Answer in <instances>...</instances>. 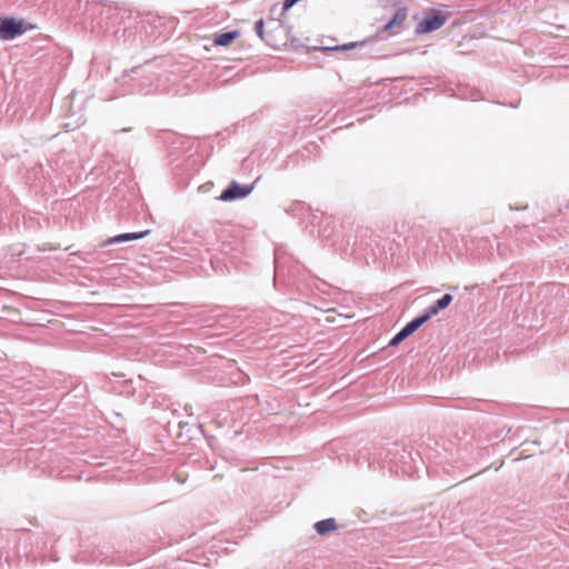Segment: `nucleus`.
Returning <instances> with one entry per match:
<instances>
[{
	"instance_id": "obj_15",
	"label": "nucleus",
	"mask_w": 569,
	"mask_h": 569,
	"mask_svg": "<svg viewBox=\"0 0 569 569\" xmlns=\"http://www.w3.org/2000/svg\"><path fill=\"white\" fill-rule=\"evenodd\" d=\"M391 462L393 463V466H391V469H395V470H396V468H397V467H400V466H399V463H398V461H396V458H395V459H392V460H391Z\"/></svg>"
},
{
	"instance_id": "obj_6",
	"label": "nucleus",
	"mask_w": 569,
	"mask_h": 569,
	"mask_svg": "<svg viewBox=\"0 0 569 569\" xmlns=\"http://www.w3.org/2000/svg\"><path fill=\"white\" fill-rule=\"evenodd\" d=\"M495 242L496 238L490 237H479L472 240V244L477 250L478 254L481 257L492 256L495 251Z\"/></svg>"
},
{
	"instance_id": "obj_1",
	"label": "nucleus",
	"mask_w": 569,
	"mask_h": 569,
	"mask_svg": "<svg viewBox=\"0 0 569 569\" xmlns=\"http://www.w3.org/2000/svg\"><path fill=\"white\" fill-rule=\"evenodd\" d=\"M33 26H26L22 20L14 18H4L0 22V39L1 40H13L14 38L23 34L28 30H31Z\"/></svg>"
},
{
	"instance_id": "obj_4",
	"label": "nucleus",
	"mask_w": 569,
	"mask_h": 569,
	"mask_svg": "<svg viewBox=\"0 0 569 569\" xmlns=\"http://www.w3.org/2000/svg\"><path fill=\"white\" fill-rule=\"evenodd\" d=\"M427 320L421 315L409 321L399 332H397L389 342V346L395 347L416 332Z\"/></svg>"
},
{
	"instance_id": "obj_3",
	"label": "nucleus",
	"mask_w": 569,
	"mask_h": 569,
	"mask_svg": "<svg viewBox=\"0 0 569 569\" xmlns=\"http://www.w3.org/2000/svg\"><path fill=\"white\" fill-rule=\"evenodd\" d=\"M253 190L252 184H239L237 181H231L227 189H224L218 197L221 201H232L242 199L249 196Z\"/></svg>"
},
{
	"instance_id": "obj_10",
	"label": "nucleus",
	"mask_w": 569,
	"mask_h": 569,
	"mask_svg": "<svg viewBox=\"0 0 569 569\" xmlns=\"http://www.w3.org/2000/svg\"><path fill=\"white\" fill-rule=\"evenodd\" d=\"M239 34L240 33L238 30L219 33L216 34L212 42L214 46L226 47L230 44L233 40H236L239 37Z\"/></svg>"
},
{
	"instance_id": "obj_5",
	"label": "nucleus",
	"mask_w": 569,
	"mask_h": 569,
	"mask_svg": "<svg viewBox=\"0 0 569 569\" xmlns=\"http://www.w3.org/2000/svg\"><path fill=\"white\" fill-rule=\"evenodd\" d=\"M398 463L400 467H397L396 468V472L399 473L401 472L402 475H412L413 472L417 471V468L415 466L416 463V460L413 459L412 455L410 451L406 450V449H402L399 453H398V459H397Z\"/></svg>"
},
{
	"instance_id": "obj_14",
	"label": "nucleus",
	"mask_w": 569,
	"mask_h": 569,
	"mask_svg": "<svg viewBox=\"0 0 569 569\" xmlns=\"http://www.w3.org/2000/svg\"><path fill=\"white\" fill-rule=\"evenodd\" d=\"M190 566L188 561H183L181 566H179V569H187V567Z\"/></svg>"
},
{
	"instance_id": "obj_11",
	"label": "nucleus",
	"mask_w": 569,
	"mask_h": 569,
	"mask_svg": "<svg viewBox=\"0 0 569 569\" xmlns=\"http://www.w3.org/2000/svg\"><path fill=\"white\" fill-rule=\"evenodd\" d=\"M336 529L337 523L333 518H327L315 523V530L320 536L327 535L328 532L333 531Z\"/></svg>"
},
{
	"instance_id": "obj_13",
	"label": "nucleus",
	"mask_w": 569,
	"mask_h": 569,
	"mask_svg": "<svg viewBox=\"0 0 569 569\" xmlns=\"http://www.w3.org/2000/svg\"><path fill=\"white\" fill-rule=\"evenodd\" d=\"M254 31L256 33L258 34V37L260 39H263V34H264V22L262 19H259L256 21L254 23Z\"/></svg>"
},
{
	"instance_id": "obj_8",
	"label": "nucleus",
	"mask_w": 569,
	"mask_h": 569,
	"mask_svg": "<svg viewBox=\"0 0 569 569\" xmlns=\"http://www.w3.org/2000/svg\"><path fill=\"white\" fill-rule=\"evenodd\" d=\"M150 233V230L139 231V232H127L117 234L114 237L109 238L103 244H114V243H121L126 241H132L144 238L147 234Z\"/></svg>"
},
{
	"instance_id": "obj_7",
	"label": "nucleus",
	"mask_w": 569,
	"mask_h": 569,
	"mask_svg": "<svg viewBox=\"0 0 569 569\" xmlns=\"http://www.w3.org/2000/svg\"><path fill=\"white\" fill-rule=\"evenodd\" d=\"M452 296L449 293L443 295L440 299H438L433 305H431L422 316L427 321H429L433 316L438 315L439 311L446 309L452 301Z\"/></svg>"
},
{
	"instance_id": "obj_12",
	"label": "nucleus",
	"mask_w": 569,
	"mask_h": 569,
	"mask_svg": "<svg viewBox=\"0 0 569 569\" xmlns=\"http://www.w3.org/2000/svg\"><path fill=\"white\" fill-rule=\"evenodd\" d=\"M371 41H372V39L370 38V39L362 40V41L348 42V43H345L342 46H338L335 49L336 50L347 51V50H351V49H355V48H362V47L367 46Z\"/></svg>"
},
{
	"instance_id": "obj_2",
	"label": "nucleus",
	"mask_w": 569,
	"mask_h": 569,
	"mask_svg": "<svg viewBox=\"0 0 569 569\" xmlns=\"http://www.w3.org/2000/svg\"><path fill=\"white\" fill-rule=\"evenodd\" d=\"M447 21V16L439 11H432L421 19L416 27L417 34L430 33L441 28Z\"/></svg>"
},
{
	"instance_id": "obj_9",
	"label": "nucleus",
	"mask_w": 569,
	"mask_h": 569,
	"mask_svg": "<svg viewBox=\"0 0 569 569\" xmlns=\"http://www.w3.org/2000/svg\"><path fill=\"white\" fill-rule=\"evenodd\" d=\"M407 18V9L398 8L392 18L385 24L383 30H391L395 27H400Z\"/></svg>"
}]
</instances>
